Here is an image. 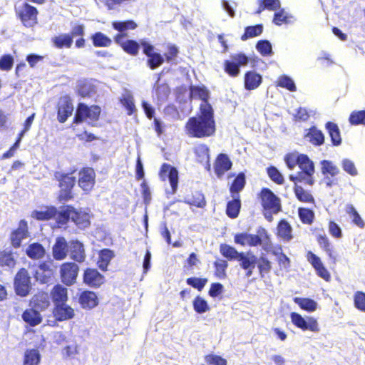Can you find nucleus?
Instances as JSON below:
<instances>
[{"label":"nucleus","instance_id":"obj_1","mask_svg":"<svg viewBox=\"0 0 365 365\" xmlns=\"http://www.w3.org/2000/svg\"><path fill=\"white\" fill-rule=\"evenodd\" d=\"M234 242L235 244L245 246L246 245L250 247L261 246L262 250L267 252H271L273 255L278 259L282 254V248L281 246L273 248V245L267 230L262 227H259L257 230L256 234H250L246 232L235 234L234 236Z\"/></svg>","mask_w":365,"mask_h":365},{"label":"nucleus","instance_id":"obj_2","mask_svg":"<svg viewBox=\"0 0 365 365\" xmlns=\"http://www.w3.org/2000/svg\"><path fill=\"white\" fill-rule=\"evenodd\" d=\"M284 162L289 170H293L296 165L301 170L296 175L289 176L292 182H305L309 185H314V164L307 155L288 153L284 157Z\"/></svg>","mask_w":365,"mask_h":365},{"label":"nucleus","instance_id":"obj_3","mask_svg":"<svg viewBox=\"0 0 365 365\" xmlns=\"http://www.w3.org/2000/svg\"><path fill=\"white\" fill-rule=\"evenodd\" d=\"M187 133L192 138H204L215 135V120L210 118L205 119L199 116L190 117L185 124Z\"/></svg>","mask_w":365,"mask_h":365},{"label":"nucleus","instance_id":"obj_4","mask_svg":"<svg viewBox=\"0 0 365 365\" xmlns=\"http://www.w3.org/2000/svg\"><path fill=\"white\" fill-rule=\"evenodd\" d=\"M101 113V108L99 106H88L85 103H78L75 115L73 119V123L79 125L86 120H89L88 123L96 122L99 120Z\"/></svg>","mask_w":365,"mask_h":365},{"label":"nucleus","instance_id":"obj_5","mask_svg":"<svg viewBox=\"0 0 365 365\" xmlns=\"http://www.w3.org/2000/svg\"><path fill=\"white\" fill-rule=\"evenodd\" d=\"M54 177L59 182L60 191L58 197L59 202L73 199L72 190L76 182V177L72 176L70 173L61 172H56Z\"/></svg>","mask_w":365,"mask_h":365},{"label":"nucleus","instance_id":"obj_6","mask_svg":"<svg viewBox=\"0 0 365 365\" xmlns=\"http://www.w3.org/2000/svg\"><path fill=\"white\" fill-rule=\"evenodd\" d=\"M14 287L16 294L21 297H26L31 290V277L25 268L20 269L14 280Z\"/></svg>","mask_w":365,"mask_h":365},{"label":"nucleus","instance_id":"obj_7","mask_svg":"<svg viewBox=\"0 0 365 365\" xmlns=\"http://www.w3.org/2000/svg\"><path fill=\"white\" fill-rule=\"evenodd\" d=\"M249 57L244 53L231 55L230 59L224 62V71L231 77H237L240 73V67L247 65Z\"/></svg>","mask_w":365,"mask_h":365},{"label":"nucleus","instance_id":"obj_8","mask_svg":"<svg viewBox=\"0 0 365 365\" xmlns=\"http://www.w3.org/2000/svg\"><path fill=\"white\" fill-rule=\"evenodd\" d=\"M16 13L26 27H32L37 24V9L29 4L23 3L22 5L15 6Z\"/></svg>","mask_w":365,"mask_h":365},{"label":"nucleus","instance_id":"obj_9","mask_svg":"<svg viewBox=\"0 0 365 365\" xmlns=\"http://www.w3.org/2000/svg\"><path fill=\"white\" fill-rule=\"evenodd\" d=\"M261 204L265 211L277 213L281 210L280 199L270 189L263 187L259 193Z\"/></svg>","mask_w":365,"mask_h":365},{"label":"nucleus","instance_id":"obj_10","mask_svg":"<svg viewBox=\"0 0 365 365\" xmlns=\"http://www.w3.org/2000/svg\"><path fill=\"white\" fill-rule=\"evenodd\" d=\"M159 175L160 179L163 181H165L166 178L168 179L171 190H165L168 197L169 195H174L177 192L178 187V170L168 163H163L160 168Z\"/></svg>","mask_w":365,"mask_h":365},{"label":"nucleus","instance_id":"obj_11","mask_svg":"<svg viewBox=\"0 0 365 365\" xmlns=\"http://www.w3.org/2000/svg\"><path fill=\"white\" fill-rule=\"evenodd\" d=\"M290 319L295 327L303 331L309 330L313 332L319 331L318 322L317 319L312 317H302L299 313L292 312L290 314Z\"/></svg>","mask_w":365,"mask_h":365},{"label":"nucleus","instance_id":"obj_12","mask_svg":"<svg viewBox=\"0 0 365 365\" xmlns=\"http://www.w3.org/2000/svg\"><path fill=\"white\" fill-rule=\"evenodd\" d=\"M79 267L76 262H65L61 266L60 273L63 283L71 286L76 282Z\"/></svg>","mask_w":365,"mask_h":365},{"label":"nucleus","instance_id":"obj_13","mask_svg":"<svg viewBox=\"0 0 365 365\" xmlns=\"http://www.w3.org/2000/svg\"><path fill=\"white\" fill-rule=\"evenodd\" d=\"M240 267L246 271V277H250L253 274V269L256 267L259 261L258 257L252 252H240L237 259Z\"/></svg>","mask_w":365,"mask_h":365},{"label":"nucleus","instance_id":"obj_14","mask_svg":"<svg viewBox=\"0 0 365 365\" xmlns=\"http://www.w3.org/2000/svg\"><path fill=\"white\" fill-rule=\"evenodd\" d=\"M28 223L25 220H21L19 226L10 235L11 244L14 248H19L22 240L29 237Z\"/></svg>","mask_w":365,"mask_h":365},{"label":"nucleus","instance_id":"obj_15","mask_svg":"<svg viewBox=\"0 0 365 365\" xmlns=\"http://www.w3.org/2000/svg\"><path fill=\"white\" fill-rule=\"evenodd\" d=\"M83 280L88 287L98 288L105 282V277L96 269L86 268L83 272Z\"/></svg>","mask_w":365,"mask_h":365},{"label":"nucleus","instance_id":"obj_16","mask_svg":"<svg viewBox=\"0 0 365 365\" xmlns=\"http://www.w3.org/2000/svg\"><path fill=\"white\" fill-rule=\"evenodd\" d=\"M69 257L74 262L82 263L86 260V255L83 242L78 240L69 241Z\"/></svg>","mask_w":365,"mask_h":365},{"label":"nucleus","instance_id":"obj_17","mask_svg":"<svg viewBox=\"0 0 365 365\" xmlns=\"http://www.w3.org/2000/svg\"><path fill=\"white\" fill-rule=\"evenodd\" d=\"M73 109L72 101L69 97L64 96L61 98L58 104V120L61 123H65L72 115Z\"/></svg>","mask_w":365,"mask_h":365},{"label":"nucleus","instance_id":"obj_18","mask_svg":"<svg viewBox=\"0 0 365 365\" xmlns=\"http://www.w3.org/2000/svg\"><path fill=\"white\" fill-rule=\"evenodd\" d=\"M96 174L91 168H85L79 172L78 185L86 192L91 190L95 184Z\"/></svg>","mask_w":365,"mask_h":365},{"label":"nucleus","instance_id":"obj_19","mask_svg":"<svg viewBox=\"0 0 365 365\" xmlns=\"http://www.w3.org/2000/svg\"><path fill=\"white\" fill-rule=\"evenodd\" d=\"M69 252V242L63 237H58L52 247L53 257L56 260H63L66 258Z\"/></svg>","mask_w":365,"mask_h":365},{"label":"nucleus","instance_id":"obj_20","mask_svg":"<svg viewBox=\"0 0 365 365\" xmlns=\"http://www.w3.org/2000/svg\"><path fill=\"white\" fill-rule=\"evenodd\" d=\"M73 207L70 205H62L57 207V214L55 215L57 227L61 228L66 226L69 220H72Z\"/></svg>","mask_w":365,"mask_h":365},{"label":"nucleus","instance_id":"obj_21","mask_svg":"<svg viewBox=\"0 0 365 365\" xmlns=\"http://www.w3.org/2000/svg\"><path fill=\"white\" fill-rule=\"evenodd\" d=\"M53 314L55 319L58 322L71 319L75 315L74 310L66 302L55 305Z\"/></svg>","mask_w":365,"mask_h":365},{"label":"nucleus","instance_id":"obj_22","mask_svg":"<svg viewBox=\"0 0 365 365\" xmlns=\"http://www.w3.org/2000/svg\"><path fill=\"white\" fill-rule=\"evenodd\" d=\"M232 163L228 155L220 153L217 155L215 163V173L218 178L222 177L225 172L231 169Z\"/></svg>","mask_w":365,"mask_h":365},{"label":"nucleus","instance_id":"obj_23","mask_svg":"<svg viewBox=\"0 0 365 365\" xmlns=\"http://www.w3.org/2000/svg\"><path fill=\"white\" fill-rule=\"evenodd\" d=\"M262 83V76L255 71H248L245 73L244 86L247 91L257 88Z\"/></svg>","mask_w":365,"mask_h":365},{"label":"nucleus","instance_id":"obj_24","mask_svg":"<svg viewBox=\"0 0 365 365\" xmlns=\"http://www.w3.org/2000/svg\"><path fill=\"white\" fill-rule=\"evenodd\" d=\"M91 216L88 212L81 209L78 210L73 207V212L72 214V222L76 224L80 229H85L90 226Z\"/></svg>","mask_w":365,"mask_h":365},{"label":"nucleus","instance_id":"obj_25","mask_svg":"<svg viewBox=\"0 0 365 365\" xmlns=\"http://www.w3.org/2000/svg\"><path fill=\"white\" fill-rule=\"evenodd\" d=\"M78 302L83 308L91 309L98 305V299L95 292L85 290L80 294Z\"/></svg>","mask_w":365,"mask_h":365},{"label":"nucleus","instance_id":"obj_26","mask_svg":"<svg viewBox=\"0 0 365 365\" xmlns=\"http://www.w3.org/2000/svg\"><path fill=\"white\" fill-rule=\"evenodd\" d=\"M25 253L30 259L38 260L43 259L46 255V249L39 242H32L27 246Z\"/></svg>","mask_w":365,"mask_h":365},{"label":"nucleus","instance_id":"obj_27","mask_svg":"<svg viewBox=\"0 0 365 365\" xmlns=\"http://www.w3.org/2000/svg\"><path fill=\"white\" fill-rule=\"evenodd\" d=\"M325 128L329 134L332 145H341L342 143V138L338 125L334 122L328 121L325 124Z\"/></svg>","mask_w":365,"mask_h":365},{"label":"nucleus","instance_id":"obj_28","mask_svg":"<svg viewBox=\"0 0 365 365\" xmlns=\"http://www.w3.org/2000/svg\"><path fill=\"white\" fill-rule=\"evenodd\" d=\"M210 149L205 144H199L195 148L197 160L202 164H205L206 168L210 170Z\"/></svg>","mask_w":365,"mask_h":365},{"label":"nucleus","instance_id":"obj_29","mask_svg":"<svg viewBox=\"0 0 365 365\" xmlns=\"http://www.w3.org/2000/svg\"><path fill=\"white\" fill-rule=\"evenodd\" d=\"M310 143L314 145L320 146L324 143L325 137L321 130H319L315 125L312 126L305 135Z\"/></svg>","mask_w":365,"mask_h":365},{"label":"nucleus","instance_id":"obj_30","mask_svg":"<svg viewBox=\"0 0 365 365\" xmlns=\"http://www.w3.org/2000/svg\"><path fill=\"white\" fill-rule=\"evenodd\" d=\"M31 304L33 305L34 309H36L40 312L41 311H43L47 309L49 306V297L46 293H38L32 297Z\"/></svg>","mask_w":365,"mask_h":365},{"label":"nucleus","instance_id":"obj_31","mask_svg":"<svg viewBox=\"0 0 365 365\" xmlns=\"http://www.w3.org/2000/svg\"><path fill=\"white\" fill-rule=\"evenodd\" d=\"M51 296L54 306L65 303L68 299L67 288L61 284H56L52 289Z\"/></svg>","mask_w":365,"mask_h":365},{"label":"nucleus","instance_id":"obj_32","mask_svg":"<svg viewBox=\"0 0 365 365\" xmlns=\"http://www.w3.org/2000/svg\"><path fill=\"white\" fill-rule=\"evenodd\" d=\"M57 214V207L55 206H47L44 210H34L31 216L33 218L38 220H48L55 219V215Z\"/></svg>","mask_w":365,"mask_h":365},{"label":"nucleus","instance_id":"obj_33","mask_svg":"<svg viewBox=\"0 0 365 365\" xmlns=\"http://www.w3.org/2000/svg\"><path fill=\"white\" fill-rule=\"evenodd\" d=\"M232 200L227 202L226 215L231 219L238 217L241 208V200L240 196H232Z\"/></svg>","mask_w":365,"mask_h":365},{"label":"nucleus","instance_id":"obj_34","mask_svg":"<svg viewBox=\"0 0 365 365\" xmlns=\"http://www.w3.org/2000/svg\"><path fill=\"white\" fill-rule=\"evenodd\" d=\"M292 228L287 220L282 219L277 225V235L284 242H289L293 239Z\"/></svg>","mask_w":365,"mask_h":365},{"label":"nucleus","instance_id":"obj_35","mask_svg":"<svg viewBox=\"0 0 365 365\" xmlns=\"http://www.w3.org/2000/svg\"><path fill=\"white\" fill-rule=\"evenodd\" d=\"M22 319L31 327L39 324L42 318L38 310L33 309H26L22 315Z\"/></svg>","mask_w":365,"mask_h":365},{"label":"nucleus","instance_id":"obj_36","mask_svg":"<svg viewBox=\"0 0 365 365\" xmlns=\"http://www.w3.org/2000/svg\"><path fill=\"white\" fill-rule=\"evenodd\" d=\"M54 47L58 49L63 48H70L73 43L72 36L69 34H61L51 38Z\"/></svg>","mask_w":365,"mask_h":365},{"label":"nucleus","instance_id":"obj_37","mask_svg":"<svg viewBox=\"0 0 365 365\" xmlns=\"http://www.w3.org/2000/svg\"><path fill=\"white\" fill-rule=\"evenodd\" d=\"M246 184L245 175L243 173H240L232 181L230 192L232 196H240V192L242 191Z\"/></svg>","mask_w":365,"mask_h":365},{"label":"nucleus","instance_id":"obj_38","mask_svg":"<svg viewBox=\"0 0 365 365\" xmlns=\"http://www.w3.org/2000/svg\"><path fill=\"white\" fill-rule=\"evenodd\" d=\"M78 95L83 98H91L96 93V87L93 83L83 81L78 83L77 86Z\"/></svg>","mask_w":365,"mask_h":365},{"label":"nucleus","instance_id":"obj_39","mask_svg":"<svg viewBox=\"0 0 365 365\" xmlns=\"http://www.w3.org/2000/svg\"><path fill=\"white\" fill-rule=\"evenodd\" d=\"M293 301L302 309L305 310L307 312H313L317 308V302L315 300L310 298H302L295 297L293 298Z\"/></svg>","mask_w":365,"mask_h":365},{"label":"nucleus","instance_id":"obj_40","mask_svg":"<svg viewBox=\"0 0 365 365\" xmlns=\"http://www.w3.org/2000/svg\"><path fill=\"white\" fill-rule=\"evenodd\" d=\"M189 98L190 99L198 98L202 102L206 101L210 98L209 91L204 86H192L189 90Z\"/></svg>","mask_w":365,"mask_h":365},{"label":"nucleus","instance_id":"obj_41","mask_svg":"<svg viewBox=\"0 0 365 365\" xmlns=\"http://www.w3.org/2000/svg\"><path fill=\"white\" fill-rule=\"evenodd\" d=\"M91 39L95 47H108L112 44L111 38L101 31L92 34Z\"/></svg>","mask_w":365,"mask_h":365},{"label":"nucleus","instance_id":"obj_42","mask_svg":"<svg viewBox=\"0 0 365 365\" xmlns=\"http://www.w3.org/2000/svg\"><path fill=\"white\" fill-rule=\"evenodd\" d=\"M220 254L229 261L237 260L239 258L240 252H238L234 247L225 243L220 246Z\"/></svg>","mask_w":365,"mask_h":365},{"label":"nucleus","instance_id":"obj_43","mask_svg":"<svg viewBox=\"0 0 365 365\" xmlns=\"http://www.w3.org/2000/svg\"><path fill=\"white\" fill-rule=\"evenodd\" d=\"M321 171L324 176L335 177L339 173V168L335 165L332 161L329 160H322L320 162Z\"/></svg>","mask_w":365,"mask_h":365},{"label":"nucleus","instance_id":"obj_44","mask_svg":"<svg viewBox=\"0 0 365 365\" xmlns=\"http://www.w3.org/2000/svg\"><path fill=\"white\" fill-rule=\"evenodd\" d=\"M263 31L262 24H256L254 26H248L245 28L244 34L241 36V40L245 41L249 38H252L259 36Z\"/></svg>","mask_w":365,"mask_h":365},{"label":"nucleus","instance_id":"obj_45","mask_svg":"<svg viewBox=\"0 0 365 365\" xmlns=\"http://www.w3.org/2000/svg\"><path fill=\"white\" fill-rule=\"evenodd\" d=\"M122 49L131 56H137L140 48V42L133 39H126L125 42L119 45Z\"/></svg>","mask_w":365,"mask_h":365},{"label":"nucleus","instance_id":"obj_46","mask_svg":"<svg viewBox=\"0 0 365 365\" xmlns=\"http://www.w3.org/2000/svg\"><path fill=\"white\" fill-rule=\"evenodd\" d=\"M258 259L259 261L256 266L258 268L260 277L264 278L265 274H267L271 271L272 268V262L266 257L265 255L263 253L261 254Z\"/></svg>","mask_w":365,"mask_h":365},{"label":"nucleus","instance_id":"obj_47","mask_svg":"<svg viewBox=\"0 0 365 365\" xmlns=\"http://www.w3.org/2000/svg\"><path fill=\"white\" fill-rule=\"evenodd\" d=\"M16 265V259L13 252L10 250H4L0 252V266L13 268Z\"/></svg>","mask_w":365,"mask_h":365},{"label":"nucleus","instance_id":"obj_48","mask_svg":"<svg viewBox=\"0 0 365 365\" xmlns=\"http://www.w3.org/2000/svg\"><path fill=\"white\" fill-rule=\"evenodd\" d=\"M346 212L351 219L352 222L360 228H363L365 226V223L360 215L351 204L346 205Z\"/></svg>","mask_w":365,"mask_h":365},{"label":"nucleus","instance_id":"obj_49","mask_svg":"<svg viewBox=\"0 0 365 365\" xmlns=\"http://www.w3.org/2000/svg\"><path fill=\"white\" fill-rule=\"evenodd\" d=\"M41 361V354L37 349L26 350L24 354V365H38Z\"/></svg>","mask_w":365,"mask_h":365},{"label":"nucleus","instance_id":"obj_50","mask_svg":"<svg viewBox=\"0 0 365 365\" xmlns=\"http://www.w3.org/2000/svg\"><path fill=\"white\" fill-rule=\"evenodd\" d=\"M137 24L133 20L115 21L112 22V27L118 31H128L137 28Z\"/></svg>","mask_w":365,"mask_h":365},{"label":"nucleus","instance_id":"obj_51","mask_svg":"<svg viewBox=\"0 0 365 365\" xmlns=\"http://www.w3.org/2000/svg\"><path fill=\"white\" fill-rule=\"evenodd\" d=\"M255 48L263 56H271L273 55L272 43L267 39L258 41L256 43Z\"/></svg>","mask_w":365,"mask_h":365},{"label":"nucleus","instance_id":"obj_52","mask_svg":"<svg viewBox=\"0 0 365 365\" xmlns=\"http://www.w3.org/2000/svg\"><path fill=\"white\" fill-rule=\"evenodd\" d=\"M349 123L351 125H364L365 126V110H354L349 117Z\"/></svg>","mask_w":365,"mask_h":365},{"label":"nucleus","instance_id":"obj_53","mask_svg":"<svg viewBox=\"0 0 365 365\" xmlns=\"http://www.w3.org/2000/svg\"><path fill=\"white\" fill-rule=\"evenodd\" d=\"M192 307L195 312L202 314L210 310L207 302L200 296H197L192 301Z\"/></svg>","mask_w":365,"mask_h":365},{"label":"nucleus","instance_id":"obj_54","mask_svg":"<svg viewBox=\"0 0 365 365\" xmlns=\"http://www.w3.org/2000/svg\"><path fill=\"white\" fill-rule=\"evenodd\" d=\"M165 61L164 56L158 53H154L147 56V66L151 70H155L160 66Z\"/></svg>","mask_w":365,"mask_h":365},{"label":"nucleus","instance_id":"obj_55","mask_svg":"<svg viewBox=\"0 0 365 365\" xmlns=\"http://www.w3.org/2000/svg\"><path fill=\"white\" fill-rule=\"evenodd\" d=\"M294 191L297 198L301 202H312L314 200L313 196L309 192L296 183L294 187Z\"/></svg>","mask_w":365,"mask_h":365},{"label":"nucleus","instance_id":"obj_56","mask_svg":"<svg viewBox=\"0 0 365 365\" xmlns=\"http://www.w3.org/2000/svg\"><path fill=\"white\" fill-rule=\"evenodd\" d=\"M317 242L322 249H323L328 256L333 259H335V256L333 254L332 247L330 244L329 240L325 235H319L317 236Z\"/></svg>","mask_w":365,"mask_h":365},{"label":"nucleus","instance_id":"obj_57","mask_svg":"<svg viewBox=\"0 0 365 365\" xmlns=\"http://www.w3.org/2000/svg\"><path fill=\"white\" fill-rule=\"evenodd\" d=\"M185 203L195 206L199 208H204L206 206V200L204 195L200 192H195L191 199H187L185 201Z\"/></svg>","mask_w":365,"mask_h":365},{"label":"nucleus","instance_id":"obj_58","mask_svg":"<svg viewBox=\"0 0 365 365\" xmlns=\"http://www.w3.org/2000/svg\"><path fill=\"white\" fill-rule=\"evenodd\" d=\"M159 80H160V77H158V79L157 82L155 83L154 88H155V94L158 97V101H163L168 98V97L170 93V90L169 86L167 84L163 83L161 85H158V82L159 81Z\"/></svg>","mask_w":365,"mask_h":365},{"label":"nucleus","instance_id":"obj_59","mask_svg":"<svg viewBox=\"0 0 365 365\" xmlns=\"http://www.w3.org/2000/svg\"><path fill=\"white\" fill-rule=\"evenodd\" d=\"M267 173L269 178L278 185H282L284 182L283 175L281 172L273 165H270L267 168Z\"/></svg>","mask_w":365,"mask_h":365},{"label":"nucleus","instance_id":"obj_60","mask_svg":"<svg viewBox=\"0 0 365 365\" xmlns=\"http://www.w3.org/2000/svg\"><path fill=\"white\" fill-rule=\"evenodd\" d=\"M208 280L207 278L191 277L186 279L187 285L192 287L198 291H202L207 283Z\"/></svg>","mask_w":365,"mask_h":365},{"label":"nucleus","instance_id":"obj_61","mask_svg":"<svg viewBox=\"0 0 365 365\" xmlns=\"http://www.w3.org/2000/svg\"><path fill=\"white\" fill-rule=\"evenodd\" d=\"M299 217L303 223L310 225L313 222L314 212L308 208L299 207L298 210Z\"/></svg>","mask_w":365,"mask_h":365},{"label":"nucleus","instance_id":"obj_62","mask_svg":"<svg viewBox=\"0 0 365 365\" xmlns=\"http://www.w3.org/2000/svg\"><path fill=\"white\" fill-rule=\"evenodd\" d=\"M200 118H204L205 119L210 118L212 120L214 119V111L212 106L209 103L208 100L204 102H202L200 104V114L197 115Z\"/></svg>","mask_w":365,"mask_h":365},{"label":"nucleus","instance_id":"obj_63","mask_svg":"<svg viewBox=\"0 0 365 365\" xmlns=\"http://www.w3.org/2000/svg\"><path fill=\"white\" fill-rule=\"evenodd\" d=\"M278 86L287 88L289 91H295L297 90L294 81L287 75H283L279 78Z\"/></svg>","mask_w":365,"mask_h":365},{"label":"nucleus","instance_id":"obj_64","mask_svg":"<svg viewBox=\"0 0 365 365\" xmlns=\"http://www.w3.org/2000/svg\"><path fill=\"white\" fill-rule=\"evenodd\" d=\"M354 304L358 310L365 313V292H356L354 295Z\"/></svg>","mask_w":365,"mask_h":365}]
</instances>
